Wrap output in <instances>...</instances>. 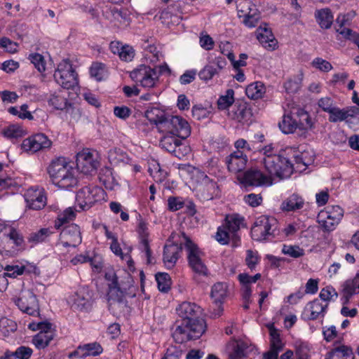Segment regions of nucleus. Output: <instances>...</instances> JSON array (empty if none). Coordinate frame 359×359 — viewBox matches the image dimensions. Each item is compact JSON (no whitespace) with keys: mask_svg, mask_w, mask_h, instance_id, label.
Here are the masks:
<instances>
[{"mask_svg":"<svg viewBox=\"0 0 359 359\" xmlns=\"http://www.w3.org/2000/svg\"><path fill=\"white\" fill-rule=\"evenodd\" d=\"M215 239L222 245H226L231 240V233L223 225L219 226L215 235Z\"/></svg>","mask_w":359,"mask_h":359,"instance_id":"52","label":"nucleus"},{"mask_svg":"<svg viewBox=\"0 0 359 359\" xmlns=\"http://www.w3.org/2000/svg\"><path fill=\"white\" fill-rule=\"evenodd\" d=\"M344 216V210L339 205L327 206L321 210L317 217V222L325 231H334Z\"/></svg>","mask_w":359,"mask_h":359,"instance_id":"6","label":"nucleus"},{"mask_svg":"<svg viewBox=\"0 0 359 359\" xmlns=\"http://www.w3.org/2000/svg\"><path fill=\"white\" fill-rule=\"evenodd\" d=\"M130 76L137 84L144 88L154 87L158 80L157 69H153L145 65H141L133 69Z\"/></svg>","mask_w":359,"mask_h":359,"instance_id":"7","label":"nucleus"},{"mask_svg":"<svg viewBox=\"0 0 359 359\" xmlns=\"http://www.w3.org/2000/svg\"><path fill=\"white\" fill-rule=\"evenodd\" d=\"M278 221L273 217L262 215L257 217L251 229V235L258 241H271L276 236Z\"/></svg>","mask_w":359,"mask_h":359,"instance_id":"4","label":"nucleus"},{"mask_svg":"<svg viewBox=\"0 0 359 359\" xmlns=\"http://www.w3.org/2000/svg\"><path fill=\"white\" fill-rule=\"evenodd\" d=\"M182 351L179 346H170L167 348L164 356L161 359H180Z\"/></svg>","mask_w":359,"mask_h":359,"instance_id":"64","label":"nucleus"},{"mask_svg":"<svg viewBox=\"0 0 359 359\" xmlns=\"http://www.w3.org/2000/svg\"><path fill=\"white\" fill-rule=\"evenodd\" d=\"M230 118L239 123H245L250 119L251 113L250 109L244 104L234 105L228 112Z\"/></svg>","mask_w":359,"mask_h":359,"instance_id":"34","label":"nucleus"},{"mask_svg":"<svg viewBox=\"0 0 359 359\" xmlns=\"http://www.w3.org/2000/svg\"><path fill=\"white\" fill-rule=\"evenodd\" d=\"M325 359H353L352 348L339 341L337 342Z\"/></svg>","mask_w":359,"mask_h":359,"instance_id":"28","label":"nucleus"},{"mask_svg":"<svg viewBox=\"0 0 359 359\" xmlns=\"http://www.w3.org/2000/svg\"><path fill=\"white\" fill-rule=\"evenodd\" d=\"M76 172L83 174H90L95 171L99 166L96 155L88 149H84L76 156Z\"/></svg>","mask_w":359,"mask_h":359,"instance_id":"13","label":"nucleus"},{"mask_svg":"<svg viewBox=\"0 0 359 359\" xmlns=\"http://www.w3.org/2000/svg\"><path fill=\"white\" fill-rule=\"evenodd\" d=\"M82 241L79 226L76 224H69V247H76Z\"/></svg>","mask_w":359,"mask_h":359,"instance_id":"42","label":"nucleus"},{"mask_svg":"<svg viewBox=\"0 0 359 359\" xmlns=\"http://www.w3.org/2000/svg\"><path fill=\"white\" fill-rule=\"evenodd\" d=\"M69 66H70L69 68V90L72 89L75 94H77L79 90L78 73L69 63Z\"/></svg>","mask_w":359,"mask_h":359,"instance_id":"55","label":"nucleus"},{"mask_svg":"<svg viewBox=\"0 0 359 359\" xmlns=\"http://www.w3.org/2000/svg\"><path fill=\"white\" fill-rule=\"evenodd\" d=\"M18 307L30 316L39 314V304L35 294L30 290H24L15 301Z\"/></svg>","mask_w":359,"mask_h":359,"instance_id":"15","label":"nucleus"},{"mask_svg":"<svg viewBox=\"0 0 359 359\" xmlns=\"http://www.w3.org/2000/svg\"><path fill=\"white\" fill-rule=\"evenodd\" d=\"M278 126L280 130L285 134H291L299 129L297 119L294 115L292 109L289 113H285L283 116L282 121L279 122Z\"/></svg>","mask_w":359,"mask_h":359,"instance_id":"32","label":"nucleus"},{"mask_svg":"<svg viewBox=\"0 0 359 359\" xmlns=\"http://www.w3.org/2000/svg\"><path fill=\"white\" fill-rule=\"evenodd\" d=\"M29 60L39 72H45L46 61L43 55L39 53H33L29 55Z\"/></svg>","mask_w":359,"mask_h":359,"instance_id":"59","label":"nucleus"},{"mask_svg":"<svg viewBox=\"0 0 359 359\" xmlns=\"http://www.w3.org/2000/svg\"><path fill=\"white\" fill-rule=\"evenodd\" d=\"M226 65V61L225 58L216 57L198 72V76L201 80L208 81L215 76L219 75L220 71L223 69Z\"/></svg>","mask_w":359,"mask_h":359,"instance_id":"20","label":"nucleus"},{"mask_svg":"<svg viewBox=\"0 0 359 359\" xmlns=\"http://www.w3.org/2000/svg\"><path fill=\"white\" fill-rule=\"evenodd\" d=\"M67 60H64L63 62L57 66V69L54 74V79L55 81L61 86L63 88H67Z\"/></svg>","mask_w":359,"mask_h":359,"instance_id":"40","label":"nucleus"},{"mask_svg":"<svg viewBox=\"0 0 359 359\" xmlns=\"http://www.w3.org/2000/svg\"><path fill=\"white\" fill-rule=\"evenodd\" d=\"M319 297L323 303H328L332 301H335L338 297V293L336 290L331 285H327L323 287L319 294Z\"/></svg>","mask_w":359,"mask_h":359,"instance_id":"46","label":"nucleus"},{"mask_svg":"<svg viewBox=\"0 0 359 359\" xmlns=\"http://www.w3.org/2000/svg\"><path fill=\"white\" fill-rule=\"evenodd\" d=\"M281 251L283 254L292 258H299L304 255V249L298 245H283Z\"/></svg>","mask_w":359,"mask_h":359,"instance_id":"49","label":"nucleus"},{"mask_svg":"<svg viewBox=\"0 0 359 359\" xmlns=\"http://www.w3.org/2000/svg\"><path fill=\"white\" fill-rule=\"evenodd\" d=\"M219 194V187L213 180L205 183L203 185H197L196 196L202 201H209L213 199Z\"/></svg>","mask_w":359,"mask_h":359,"instance_id":"26","label":"nucleus"},{"mask_svg":"<svg viewBox=\"0 0 359 359\" xmlns=\"http://www.w3.org/2000/svg\"><path fill=\"white\" fill-rule=\"evenodd\" d=\"M304 205L305 201L302 196L294 193L282 202L280 209L285 212H294L302 209Z\"/></svg>","mask_w":359,"mask_h":359,"instance_id":"29","label":"nucleus"},{"mask_svg":"<svg viewBox=\"0 0 359 359\" xmlns=\"http://www.w3.org/2000/svg\"><path fill=\"white\" fill-rule=\"evenodd\" d=\"M164 135L161 137L160 146L168 152L178 158H182L189 152V149L183 144L184 139L171 134L168 132H161Z\"/></svg>","mask_w":359,"mask_h":359,"instance_id":"9","label":"nucleus"},{"mask_svg":"<svg viewBox=\"0 0 359 359\" xmlns=\"http://www.w3.org/2000/svg\"><path fill=\"white\" fill-rule=\"evenodd\" d=\"M4 239L16 247H21L24 239L21 233L14 228L6 229L4 233Z\"/></svg>","mask_w":359,"mask_h":359,"instance_id":"41","label":"nucleus"},{"mask_svg":"<svg viewBox=\"0 0 359 359\" xmlns=\"http://www.w3.org/2000/svg\"><path fill=\"white\" fill-rule=\"evenodd\" d=\"M206 330V324L202 321L198 323H187L186 322H177L175 329L172 336L176 343L183 344L189 340L200 338Z\"/></svg>","mask_w":359,"mask_h":359,"instance_id":"3","label":"nucleus"},{"mask_svg":"<svg viewBox=\"0 0 359 359\" xmlns=\"http://www.w3.org/2000/svg\"><path fill=\"white\" fill-rule=\"evenodd\" d=\"M265 93L263 83L257 81L248 85L245 89V94L250 99L257 100L261 98Z\"/></svg>","mask_w":359,"mask_h":359,"instance_id":"39","label":"nucleus"},{"mask_svg":"<svg viewBox=\"0 0 359 359\" xmlns=\"http://www.w3.org/2000/svg\"><path fill=\"white\" fill-rule=\"evenodd\" d=\"M52 142L44 134L38 133L23 140L21 147L27 152L35 153L50 148Z\"/></svg>","mask_w":359,"mask_h":359,"instance_id":"16","label":"nucleus"},{"mask_svg":"<svg viewBox=\"0 0 359 359\" xmlns=\"http://www.w3.org/2000/svg\"><path fill=\"white\" fill-rule=\"evenodd\" d=\"M329 121L331 123L347 121L345 108L340 109L336 106L329 113Z\"/></svg>","mask_w":359,"mask_h":359,"instance_id":"50","label":"nucleus"},{"mask_svg":"<svg viewBox=\"0 0 359 359\" xmlns=\"http://www.w3.org/2000/svg\"><path fill=\"white\" fill-rule=\"evenodd\" d=\"M294 115L297 119L299 129L301 130H306L312 126V122L309 113L300 107L292 108Z\"/></svg>","mask_w":359,"mask_h":359,"instance_id":"36","label":"nucleus"},{"mask_svg":"<svg viewBox=\"0 0 359 359\" xmlns=\"http://www.w3.org/2000/svg\"><path fill=\"white\" fill-rule=\"evenodd\" d=\"M53 233L50 229L43 228L40 230L31 233L27 237V242L33 247L39 243L45 242L48 238Z\"/></svg>","mask_w":359,"mask_h":359,"instance_id":"37","label":"nucleus"},{"mask_svg":"<svg viewBox=\"0 0 359 359\" xmlns=\"http://www.w3.org/2000/svg\"><path fill=\"white\" fill-rule=\"evenodd\" d=\"M323 334L324 339L327 342L332 341L337 338L341 340L344 337V334L339 333L337 330V327L334 325L323 327Z\"/></svg>","mask_w":359,"mask_h":359,"instance_id":"48","label":"nucleus"},{"mask_svg":"<svg viewBox=\"0 0 359 359\" xmlns=\"http://www.w3.org/2000/svg\"><path fill=\"white\" fill-rule=\"evenodd\" d=\"M104 196V189L96 185L86 186L79 189L75 195L74 208L69 207V220L75 217L73 209L76 211L88 210L95 203L103 200Z\"/></svg>","mask_w":359,"mask_h":359,"instance_id":"2","label":"nucleus"},{"mask_svg":"<svg viewBox=\"0 0 359 359\" xmlns=\"http://www.w3.org/2000/svg\"><path fill=\"white\" fill-rule=\"evenodd\" d=\"M234 102V90L228 89L225 94L221 95L217 100V107L220 110L229 109Z\"/></svg>","mask_w":359,"mask_h":359,"instance_id":"44","label":"nucleus"},{"mask_svg":"<svg viewBox=\"0 0 359 359\" xmlns=\"http://www.w3.org/2000/svg\"><path fill=\"white\" fill-rule=\"evenodd\" d=\"M228 295V285L226 283L219 282L214 284L211 289V297L216 306L212 315L219 317L223 312L222 303Z\"/></svg>","mask_w":359,"mask_h":359,"instance_id":"18","label":"nucleus"},{"mask_svg":"<svg viewBox=\"0 0 359 359\" xmlns=\"http://www.w3.org/2000/svg\"><path fill=\"white\" fill-rule=\"evenodd\" d=\"M161 132H168L180 138L186 139L191 134V128L183 118L169 115L165 123H161Z\"/></svg>","mask_w":359,"mask_h":359,"instance_id":"10","label":"nucleus"},{"mask_svg":"<svg viewBox=\"0 0 359 359\" xmlns=\"http://www.w3.org/2000/svg\"><path fill=\"white\" fill-rule=\"evenodd\" d=\"M28 327L33 330H39L32 339V343L39 348H44L53 339V332L51 329V324L47 322H32L29 323Z\"/></svg>","mask_w":359,"mask_h":359,"instance_id":"11","label":"nucleus"},{"mask_svg":"<svg viewBox=\"0 0 359 359\" xmlns=\"http://www.w3.org/2000/svg\"><path fill=\"white\" fill-rule=\"evenodd\" d=\"M247 161L246 155L241 150L231 153L226 158L228 170L233 173L243 171L245 168Z\"/></svg>","mask_w":359,"mask_h":359,"instance_id":"24","label":"nucleus"},{"mask_svg":"<svg viewBox=\"0 0 359 359\" xmlns=\"http://www.w3.org/2000/svg\"><path fill=\"white\" fill-rule=\"evenodd\" d=\"M243 224V217L238 214H231L226 215L225 218V224L224 226L231 233V241L233 247L240 245L241 237L238 234L241 226Z\"/></svg>","mask_w":359,"mask_h":359,"instance_id":"21","label":"nucleus"},{"mask_svg":"<svg viewBox=\"0 0 359 359\" xmlns=\"http://www.w3.org/2000/svg\"><path fill=\"white\" fill-rule=\"evenodd\" d=\"M248 348L247 344L242 341L236 344L233 351L229 353L228 359H242L245 357V351Z\"/></svg>","mask_w":359,"mask_h":359,"instance_id":"54","label":"nucleus"},{"mask_svg":"<svg viewBox=\"0 0 359 359\" xmlns=\"http://www.w3.org/2000/svg\"><path fill=\"white\" fill-rule=\"evenodd\" d=\"M193 180L196 181L198 185H203L210 182L212 179L203 170L196 168L193 172Z\"/></svg>","mask_w":359,"mask_h":359,"instance_id":"62","label":"nucleus"},{"mask_svg":"<svg viewBox=\"0 0 359 359\" xmlns=\"http://www.w3.org/2000/svg\"><path fill=\"white\" fill-rule=\"evenodd\" d=\"M176 311L182 322L193 324L202 321L205 323V320L201 317L202 309L195 303L184 302L178 306Z\"/></svg>","mask_w":359,"mask_h":359,"instance_id":"12","label":"nucleus"},{"mask_svg":"<svg viewBox=\"0 0 359 359\" xmlns=\"http://www.w3.org/2000/svg\"><path fill=\"white\" fill-rule=\"evenodd\" d=\"M184 205V201L182 197L170 196L168 198V210L172 212L177 211L182 208Z\"/></svg>","mask_w":359,"mask_h":359,"instance_id":"60","label":"nucleus"},{"mask_svg":"<svg viewBox=\"0 0 359 359\" xmlns=\"http://www.w3.org/2000/svg\"><path fill=\"white\" fill-rule=\"evenodd\" d=\"M242 182L245 186L261 187L271 186L273 180L267 174L257 169H251L245 172Z\"/></svg>","mask_w":359,"mask_h":359,"instance_id":"19","label":"nucleus"},{"mask_svg":"<svg viewBox=\"0 0 359 359\" xmlns=\"http://www.w3.org/2000/svg\"><path fill=\"white\" fill-rule=\"evenodd\" d=\"M67 161L65 157L60 156L53 160L49 165L48 172L53 184L59 189L67 187Z\"/></svg>","mask_w":359,"mask_h":359,"instance_id":"8","label":"nucleus"},{"mask_svg":"<svg viewBox=\"0 0 359 359\" xmlns=\"http://www.w3.org/2000/svg\"><path fill=\"white\" fill-rule=\"evenodd\" d=\"M139 250L143 254V256L146 258L147 264H151L154 262V259L151 257V251L148 238L140 239Z\"/></svg>","mask_w":359,"mask_h":359,"instance_id":"51","label":"nucleus"},{"mask_svg":"<svg viewBox=\"0 0 359 359\" xmlns=\"http://www.w3.org/2000/svg\"><path fill=\"white\" fill-rule=\"evenodd\" d=\"M359 278L357 275L352 280H346L343 285L341 302L345 305L349 302L351 297L359 293Z\"/></svg>","mask_w":359,"mask_h":359,"instance_id":"31","label":"nucleus"},{"mask_svg":"<svg viewBox=\"0 0 359 359\" xmlns=\"http://www.w3.org/2000/svg\"><path fill=\"white\" fill-rule=\"evenodd\" d=\"M107 301L109 306L116 304L120 306H123L127 304L125 293L118 287L116 278H115L109 285L107 293Z\"/></svg>","mask_w":359,"mask_h":359,"instance_id":"25","label":"nucleus"},{"mask_svg":"<svg viewBox=\"0 0 359 359\" xmlns=\"http://www.w3.org/2000/svg\"><path fill=\"white\" fill-rule=\"evenodd\" d=\"M328 303H323L319 299L309 302L304 307L302 318L306 320L322 319L327 313Z\"/></svg>","mask_w":359,"mask_h":359,"instance_id":"17","label":"nucleus"},{"mask_svg":"<svg viewBox=\"0 0 359 359\" xmlns=\"http://www.w3.org/2000/svg\"><path fill=\"white\" fill-rule=\"evenodd\" d=\"M297 359H307L309 355V348L306 343L297 341L294 344Z\"/></svg>","mask_w":359,"mask_h":359,"instance_id":"58","label":"nucleus"},{"mask_svg":"<svg viewBox=\"0 0 359 359\" xmlns=\"http://www.w3.org/2000/svg\"><path fill=\"white\" fill-rule=\"evenodd\" d=\"M168 116L164 111L157 107L147 109L145 112V117L150 123L157 126L159 132H161V123H165Z\"/></svg>","mask_w":359,"mask_h":359,"instance_id":"33","label":"nucleus"},{"mask_svg":"<svg viewBox=\"0 0 359 359\" xmlns=\"http://www.w3.org/2000/svg\"><path fill=\"white\" fill-rule=\"evenodd\" d=\"M158 288L160 291L167 292L170 289L171 279L167 273H158L155 276Z\"/></svg>","mask_w":359,"mask_h":359,"instance_id":"47","label":"nucleus"},{"mask_svg":"<svg viewBox=\"0 0 359 359\" xmlns=\"http://www.w3.org/2000/svg\"><path fill=\"white\" fill-rule=\"evenodd\" d=\"M183 236V233L182 234ZM184 239L181 241L180 244L170 243H167L164 247L163 260L165 266L170 269L175 266L177 261L178 260L180 253L182 250V244H184Z\"/></svg>","mask_w":359,"mask_h":359,"instance_id":"22","label":"nucleus"},{"mask_svg":"<svg viewBox=\"0 0 359 359\" xmlns=\"http://www.w3.org/2000/svg\"><path fill=\"white\" fill-rule=\"evenodd\" d=\"M315 18L322 29L330 28L334 20L331 10L328 8L317 10L315 12Z\"/></svg>","mask_w":359,"mask_h":359,"instance_id":"35","label":"nucleus"},{"mask_svg":"<svg viewBox=\"0 0 359 359\" xmlns=\"http://www.w3.org/2000/svg\"><path fill=\"white\" fill-rule=\"evenodd\" d=\"M252 8H256V6L250 0H241L237 5V10L240 18L244 17L250 14Z\"/></svg>","mask_w":359,"mask_h":359,"instance_id":"57","label":"nucleus"},{"mask_svg":"<svg viewBox=\"0 0 359 359\" xmlns=\"http://www.w3.org/2000/svg\"><path fill=\"white\" fill-rule=\"evenodd\" d=\"M25 269V266L17 264L6 265L4 267V270L6 271V275H8L10 278H16L18 276L22 275Z\"/></svg>","mask_w":359,"mask_h":359,"instance_id":"61","label":"nucleus"},{"mask_svg":"<svg viewBox=\"0 0 359 359\" xmlns=\"http://www.w3.org/2000/svg\"><path fill=\"white\" fill-rule=\"evenodd\" d=\"M93 293L87 287H80L72 297V309L89 311L93 305Z\"/></svg>","mask_w":359,"mask_h":359,"instance_id":"14","label":"nucleus"},{"mask_svg":"<svg viewBox=\"0 0 359 359\" xmlns=\"http://www.w3.org/2000/svg\"><path fill=\"white\" fill-rule=\"evenodd\" d=\"M257 39L266 49L273 50L277 46V40L275 39L271 29L266 26H259L256 31Z\"/></svg>","mask_w":359,"mask_h":359,"instance_id":"27","label":"nucleus"},{"mask_svg":"<svg viewBox=\"0 0 359 359\" xmlns=\"http://www.w3.org/2000/svg\"><path fill=\"white\" fill-rule=\"evenodd\" d=\"M294 168L298 171L304 170L309 165L314 161V155L313 151H303L297 152L294 155Z\"/></svg>","mask_w":359,"mask_h":359,"instance_id":"30","label":"nucleus"},{"mask_svg":"<svg viewBox=\"0 0 359 359\" xmlns=\"http://www.w3.org/2000/svg\"><path fill=\"white\" fill-rule=\"evenodd\" d=\"M269 329L271 343L270 351L279 352L283 348V343L280 339V333L278 330L273 327V325L269 326Z\"/></svg>","mask_w":359,"mask_h":359,"instance_id":"43","label":"nucleus"},{"mask_svg":"<svg viewBox=\"0 0 359 359\" xmlns=\"http://www.w3.org/2000/svg\"><path fill=\"white\" fill-rule=\"evenodd\" d=\"M100 182L107 189L113 190L118 184L113 176L112 171L110 168H105L102 169L99 173Z\"/></svg>","mask_w":359,"mask_h":359,"instance_id":"38","label":"nucleus"},{"mask_svg":"<svg viewBox=\"0 0 359 359\" xmlns=\"http://www.w3.org/2000/svg\"><path fill=\"white\" fill-rule=\"evenodd\" d=\"M184 245L187 254L189 266L196 274L206 276L208 274V269L202 259L203 253L198 246L184 233Z\"/></svg>","mask_w":359,"mask_h":359,"instance_id":"5","label":"nucleus"},{"mask_svg":"<svg viewBox=\"0 0 359 359\" xmlns=\"http://www.w3.org/2000/svg\"><path fill=\"white\" fill-rule=\"evenodd\" d=\"M243 18V23L245 24V25L249 28H252L257 26L259 20L260 15L259 13H258L257 8H252V12L250 14L244 16Z\"/></svg>","mask_w":359,"mask_h":359,"instance_id":"56","label":"nucleus"},{"mask_svg":"<svg viewBox=\"0 0 359 359\" xmlns=\"http://www.w3.org/2000/svg\"><path fill=\"white\" fill-rule=\"evenodd\" d=\"M273 144L265 146L261 150L263 157L261 163L265 172L270 176L277 177L280 179L289 178L294 170V165L287 158L276 153Z\"/></svg>","mask_w":359,"mask_h":359,"instance_id":"1","label":"nucleus"},{"mask_svg":"<svg viewBox=\"0 0 359 359\" xmlns=\"http://www.w3.org/2000/svg\"><path fill=\"white\" fill-rule=\"evenodd\" d=\"M260 258L258 252L252 250H248L246 252L245 262L248 266L252 269L259 262Z\"/></svg>","mask_w":359,"mask_h":359,"instance_id":"63","label":"nucleus"},{"mask_svg":"<svg viewBox=\"0 0 359 359\" xmlns=\"http://www.w3.org/2000/svg\"><path fill=\"white\" fill-rule=\"evenodd\" d=\"M90 76L97 81H101L107 76V71L104 64L93 62L90 67Z\"/></svg>","mask_w":359,"mask_h":359,"instance_id":"45","label":"nucleus"},{"mask_svg":"<svg viewBox=\"0 0 359 359\" xmlns=\"http://www.w3.org/2000/svg\"><path fill=\"white\" fill-rule=\"evenodd\" d=\"M27 206L33 210H41L46 203L43 189L39 187H32L27 190L25 194Z\"/></svg>","mask_w":359,"mask_h":359,"instance_id":"23","label":"nucleus"},{"mask_svg":"<svg viewBox=\"0 0 359 359\" xmlns=\"http://www.w3.org/2000/svg\"><path fill=\"white\" fill-rule=\"evenodd\" d=\"M302 75L292 79H290L284 84L286 91L289 93H294L297 92L302 86Z\"/></svg>","mask_w":359,"mask_h":359,"instance_id":"53","label":"nucleus"}]
</instances>
